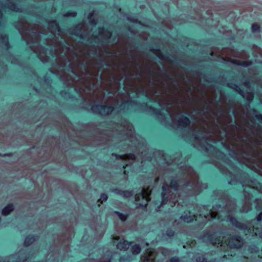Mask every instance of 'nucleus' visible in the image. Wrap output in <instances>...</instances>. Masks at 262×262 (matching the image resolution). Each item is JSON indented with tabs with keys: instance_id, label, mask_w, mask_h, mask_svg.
I'll list each match as a JSON object with an SVG mask.
<instances>
[{
	"instance_id": "57",
	"label": "nucleus",
	"mask_w": 262,
	"mask_h": 262,
	"mask_svg": "<svg viewBox=\"0 0 262 262\" xmlns=\"http://www.w3.org/2000/svg\"><path fill=\"white\" fill-rule=\"evenodd\" d=\"M221 145H222V147H223L224 149H227L228 148V147L227 145L226 144H225V143H224L222 142V143H221Z\"/></svg>"
},
{
	"instance_id": "24",
	"label": "nucleus",
	"mask_w": 262,
	"mask_h": 262,
	"mask_svg": "<svg viewBox=\"0 0 262 262\" xmlns=\"http://www.w3.org/2000/svg\"><path fill=\"white\" fill-rule=\"evenodd\" d=\"M35 239L34 236L29 235L25 239L24 245L28 246L35 241Z\"/></svg>"
},
{
	"instance_id": "52",
	"label": "nucleus",
	"mask_w": 262,
	"mask_h": 262,
	"mask_svg": "<svg viewBox=\"0 0 262 262\" xmlns=\"http://www.w3.org/2000/svg\"><path fill=\"white\" fill-rule=\"evenodd\" d=\"M72 73H73V74H74L75 76L76 77L78 78V79H80L81 78V76L80 75H79V74H77L74 71H72Z\"/></svg>"
},
{
	"instance_id": "23",
	"label": "nucleus",
	"mask_w": 262,
	"mask_h": 262,
	"mask_svg": "<svg viewBox=\"0 0 262 262\" xmlns=\"http://www.w3.org/2000/svg\"><path fill=\"white\" fill-rule=\"evenodd\" d=\"M135 192L134 190H122L121 196L125 199H127L133 196Z\"/></svg>"
},
{
	"instance_id": "43",
	"label": "nucleus",
	"mask_w": 262,
	"mask_h": 262,
	"mask_svg": "<svg viewBox=\"0 0 262 262\" xmlns=\"http://www.w3.org/2000/svg\"><path fill=\"white\" fill-rule=\"evenodd\" d=\"M163 71H164V72L163 73V75L166 77H167L168 78H170L172 76L171 75V74H170L169 73L167 72L164 68H163Z\"/></svg>"
},
{
	"instance_id": "11",
	"label": "nucleus",
	"mask_w": 262,
	"mask_h": 262,
	"mask_svg": "<svg viewBox=\"0 0 262 262\" xmlns=\"http://www.w3.org/2000/svg\"><path fill=\"white\" fill-rule=\"evenodd\" d=\"M207 185L206 184H203L199 181V176L198 173L196 174V184L194 186V188H196V190H187V191H193L194 193H198L201 192V191L203 189L206 188Z\"/></svg>"
},
{
	"instance_id": "50",
	"label": "nucleus",
	"mask_w": 262,
	"mask_h": 262,
	"mask_svg": "<svg viewBox=\"0 0 262 262\" xmlns=\"http://www.w3.org/2000/svg\"><path fill=\"white\" fill-rule=\"evenodd\" d=\"M239 64L244 66V67H247L248 66H249L250 64V63L249 62H243L241 63H239Z\"/></svg>"
},
{
	"instance_id": "62",
	"label": "nucleus",
	"mask_w": 262,
	"mask_h": 262,
	"mask_svg": "<svg viewBox=\"0 0 262 262\" xmlns=\"http://www.w3.org/2000/svg\"><path fill=\"white\" fill-rule=\"evenodd\" d=\"M173 83L174 85H179V82L177 80H174Z\"/></svg>"
},
{
	"instance_id": "41",
	"label": "nucleus",
	"mask_w": 262,
	"mask_h": 262,
	"mask_svg": "<svg viewBox=\"0 0 262 262\" xmlns=\"http://www.w3.org/2000/svg\"><path fill=\"white\" fill-rule=\"evenodd\" d=\"M215 82H216V80L214 78H210V81H208L207 80H205L204 81V83L205 84H210L211 83H215Z\"/></svg>"
},
{
	"instance_id": "35",
	"label": "nucleus",
	"mask_w": 262,
	"mask_h": 262,
	"mask_svg": "<svg viewBox=\"0 0 262 262\" xmlns=\"http://www.w3.org/2000/svg\"><path fill=\"white\" fill-rule=\"evenodd\" d=\"M110 191L112 192H113L117 195H119L120 196H121L122 195V190H120V189H119L118 188H113V189H111L110 190Z\"/></svg>"
},
{
	"instance_id": "64",
	"label": "nucleus",
	"mask_w": 262,
	"mask_h": 262,
	"mask_svg": "<svg viewBox=\"0 0 262 262\" xmlns=\"http://www.w3.org/2000/svg\"><path fill=\"white\" fill-rule=\"evenodd\" d=\"M91 53L93 56H95L96 54V52L95 51H92Z\"/></svg>"
},
{
	"instance_id": "15",
	"label": "nucleus",
	"mask_w": 262,
	"mask_h": 262,
	"mask_svg": "<svg viewBox=\"0 0 262 262\" xmlns=\"http://www.w3.org/2000/svg\"><path fill=\"white\" fill-rule=\"evenodd\" d=\"M149 108L153 113L154 114L158 116H160L161 117H163L165 116V114L162 112V111H165L166 112H168V109L167 108H165V107L161 108H156L150 106Z\"/></svg>"
},
{
	"instance_id": "4",
	"label": "nucleus",
	"mask_w": 262,
	"mask_h": 262,
	"mask_svg": "<svg viewBox=\"0 0 262 262\" xmlns=\"http://www.w3.org/2000/svg\"><path fill=\"white\" fill-rule=\"evenodd\" d=\"M29 258L24 251H20L8 257L0 258V262H25Z\"/></svg>"
},
{
	"instance_id": "34",
	"label": "nucleus",
	"mask_w": 262,
	"mask_h": 262,
	"mask_svg": "<svg viewBox=\"0 0 262 262\" xmlns=\"http://www.w3.org/2000/svg\"><path fill=\"white\" fill-rule=\"evenodd\" d=\"M141 94L142 95H144L145 96L146 98H148V100H149V102H150L152 104H155L156 103V101L155 100V99H152V98H149L148 97V96L146 95V92L144 90H142L141 92H140Z\"/></svg>"
},
{
	"instance_id": "9",
	"label": "nucleus",
	"mask_w": 262,
	"mask_h": 262,
	"mask_svg": "<svg viewBox=\"0 0 262 262\" xmlns=\"http://www.w3.org/2000/svg\"><path fill=\"white\" fill-rule=\"evenodd\" d=\"M203 241L206 243H211L216 245L220 244V239L216 238L215 233L211 234L210 232L206 233L202 237Z\"/></svg>"
},
{
	"instance_id": "58",
	"label": "nucleus",
	"mask_w": 262,
	"mask_h": 262,
	"mask_svg": "<svg viewBox=\"0 0 262 262\" xmlns=\"http://www.w3.org/2000/svg\"><path fill=\"white\" fill-rule=\"evenodd\" d=\"M114 164H134L132 162H116Z\"/></svg>"
},
{
	"instance_id": "61",
	"label": "nucleus",
	"mask_w": 262,
	"mask_h": 262,
	"mask_svg": "<svg viewBox=\"0 0 262 262\" xmlns=\"http://www.w3.org/2000/svg\"><path fill=\"white\" fill-rule=\"evenodd\" d=\"M244 84L245 85H249L250 84V82L249 80H246L245 81Z\"/></svg>"
},
{
	"instance_id": "30",
	"label": "nucleus",
	"mask_w": 262,
	"mask_h": 262,
	"mask_svg": "<svg viewBox=\"0 0 262 262\" xmlns=\"http://www.w3.org/2000/svg\"><path fill=\"white\" fill-rule=\"evenodd\" d=\"M108 199V196L106 194L103 193H101L100 195V199L98 200V203L102 204L103 202L106 201Z\"/></svg>"
},
{
	"instance_id": "54",
	"label": "nucleus",
	"mask_w": 262,
	"mask_h": 262,
	"mask_svg": "<svg viewBox=\"0 0 262 262\" xmlns=\"http://www.w3.org/2000/svg\"><path fill=\"white\" fill-rule=\"evenodd\" d=\"M222 193V192L221 191H220V190H215L213 192V194L214 195H217L218 194H221Z\"/></svg>"
},
{
	"instance_id": "56",
	"label": "nucleus",
	"mask_w": 262,
	"mask_h": 262,
	"mask_svg": "<svg viewBox=\"0 0 262 262\" xmlns=\"http://www.w3.org/2000/svg\"><path fill=\"white\" fill-rule=\"evenodd\" d=\"M189 71H190V72H192L193 74H196L197 75L199 74V73L197 72V71L195 70H194V69H190L189 70Z\"/></svg>"
},
{
	"instance_id": "22",
	"label": "nucleus",
	"mask_w": 262,
	"mask_h": 262,
	"mask_svg": "<svg viewBox=\"0 0 262 262\" xmlns=\"http://www.w3.org/2000/svg\"><path fill=\"white\" fill-rule=\"evenodd\" d=\"M180 219L187 223H191L193 221V217L192 216L190 215H188L187 214L181 215Z\"/></svg>"
},
{
	"instance_id": "8",
	"label": "nucleus",
	"mask_w": 262,
	"mask_h": 262,
	"mask_svg": "<svg viewBox=\"0 0 262 262\" xmlns=\"http://www.w3.org/2000/svg\"><path fill=\"white\" fill-rule=\"evenodd\" d=\"M186 115L189 116V114L187 113H184V115H181V117L179 118L178 120L179 123V128H185L189 126L191 123V120Z\"/></svg>"
},
{
	"instance_id": "21",
	"label": "nucleus",
	"mask_w": 262,
	"mask_h": 262,
	"mask_svg": "<svg viewBox=\"0 0 262 262\" xmlns=\"http://www.w3.org/2000/svg\"><path fill=\"white\" fill-rule=\"evenodd\" d=\"M247 167L250 168V169L255 171L259 174L262 175V165H255L258 168H260V169L257 170L256 167H255L254 165H245Z\"/></svg>"
},
{
	"instance_id": "3",
	"label": "nucleus",
	"mask_w": 262,
	"mask_h": 262,
	"mask_svg": "<svg viewBox=\"0 0 262 262\" xmlns=\"http://www.w3.org/2000/svg\"><path fill=\"white\" fill-rule=\"evenodd\" d=\"M202 149L216 156L219 159H223L226 156V154L220 148L217 147L206 141H204L203 145L201 146Z\"/></svg>"
},
{
	"instance_id": "2",
	"label": "nucleus",
	"mask_w": 262,
	"mask_h": 262,
	"mask_svg": "<svg viewBox=\"0 0 262 262\" xmlns=\"http://www.w3.org/2000/svg\"><path fill=\"white\" fill-rule=\"evenodd\" d=\"M226 204L223 205L215 204L206 215L209 219H217L221 221L226 220L236 228L241 231L248 230L249 223L239 222L232 215L235 212L236 203L234 200L225 199Z\"/></svg>"
},
{
	"instance_id": "60",
	"label": "nucleus",
	"mask_w": 262,
	"mask_h": 262,
	"mask_svg": "<svg viewBox=\"0 0 262 262\" xmlns=\"http://www.w3.org/2000/svg\"><path fill=\"white\" fill-rule=\"evenodd\" d=\"M249 98H248V100L251 101V98L253 96V94L250 93L249 94Z\"/></svg>"
},
{
	"instance_id": "32",
	"label": "nucleus",
	"mask_w": 262,
	"mask_h": 262,
	"mask_svg": "<svg viewBox=\"0 0 262 262\" xmlns=\"http://www.w3.org/2000/svg\"><path fill=\"white\" fill-rule=\"evenodd\" d=\"M77 13L75 11L73 10H70L68 11L66 14V16L68 17H75L76 16Z\"/></svg>"
},
{
	"instance_id": "29",
	"label": "nucleus",
	"mask_w": 262,
	"mask_h": 262,
	"mask_svg": "<svg viewBox=\"0 0 262 262\" xmlns=\"http://www.w3.org/2000/svg\"><path fill=\"white\" fill-rule=\"evenodd\" d=\"M48 25L50 27H51L52 28L57 29V31L58 32L60 31V30L59 27V25L56 23L55 21H49Z\"/></svg>"
},
{
	"instance_id": "28",
	"label": "nucleus",
	"mask_w": 262,
	"mask_h": 262,
	"mask_svg": "<svg viewBox=\"0 0 262 262\" xmlns=\"http://www.w3.org/2000/svg\"><path fill=\"white\" fill-rule=\"evenodd\" d=\"M1 38L3 40V45L6 46L7 48H10V43L8 41V36L6 35H3L1 36Z\"/></svg>"
},
{
	"instance_id": "46",
	"label": "nucleus",
	"mask_w": 262,
	"mask_h": 262,
	"mask_svg": "<svg viewBox=\"0 0 262 262\" xmlns=\"http://www.w3.org/2000/svg\"><path fill=\"white\" fill-rule=\"evenodd\" d=\"M254 116L257 120H258L259 121H262V115L261 114H256Z\"/></svg>"
},
{
	"instance_id": "53",
	"label": "nucleus",
	"mask_w": 262,
	"mask_h": 262,
	"mask_svg": "<svg viewBox=\"0 0 262 262\" xmlns=\"http://www.w3.org/2000/svg\"><path fill=\"white\" fill-rule=\"evenodd\" d=\"M162 254L164 256H166L167 255H168L169 251L167 250V249H164V250H162Z\"/></svg>"
},
{
	"instance_id": "39",
	"label": "nucleus",
	"mask_w": 262,
	"mask_h": 262,
	"mask_svg": "<svg viewBox=\"0 0 262 262\" xmlns=\"http://www.w3.org/2000/svg\"><path fill=\"white\" fill-rule=\"evenodd\" d=\"M232 85L231 86V87H236V88H238L239 90H237L238 93L243 96L244 97V95H243V94H244V92L243 91L239 88V87L235 83H231Z\"/></svg>"
},
{
	"instance_id": "31",
	"label": "nucleus",
	"mask_w": 262,
	"mask_h": 262,
	"mask_svg": "<svg viewBox=\"0 0 262 262\" xmlns=\"http://www.w3.org/2000/svg\"><path fill=\"white\" fill-rule=\"evenodd\" d=\"M135 103V102L134 101L132 100H127L124 102H123L121 105L120 106H123V108H125L126 106L127 107L132 105V104H134Z\"/></svg>"
},
{
	"instance_id": "7",
	"label": "nucleus",
	"mask_w": 262,
	"mask_h": 262,
	"mask_svg": "<svg viewBox=\"0 0 262 262\" xmlns=\"http://www.w3.org/2000/svg\"><path fill=\"white\" fill-rule=\"evenodd\" d=\"M82 27V23H79L73 28H70L67 30V33L71 34L79 40H84L83 36L82 34H80Z\"/></svg>"
},
{
	"instance_id": "14",
	"label": "nucleus",
	"mask_w": 262,
	"mask_h": 262,
	"mask_svg": "<svg viewBox=\"0 0 262 262\" xmlns=\"http://www.w3.org/2000/svg\"><path fill=\"white\" fill-rule=\"evenodd\" d=\"M99 30H102L103 31V40H102V42L103 43H108L111 42L108 40L109 39L111 38L112 33L108 30V29H105L103 27L99 28Z\"/></svg>"
},
{
	"instance_id": "27",
	"label": "nucleus",
	"mask_w": 262,
	"mask_h": 262,
	"mask_svg": "<svg viewBox=\"0 0 262 262\" xmlns=\"http://www.w3.org/2000/svg\"><path fill=\"white\" fill-rule=\"evenodd\" d=\"M114 213L118 215L119 218L123 222L127 220L128 217L127 214H125L122 213H121L118 211H115Z\"/></svg>"
},
{
	"instance_id": "17",
	"label": "nucleus",
	"mask_w": 262,
	"mask_h": 262,
	"mask_svg": "<svg viewBox=\"0 0 262 262\" xmlns=\"http://www.w3.org/2000/svg\"><path fill=\"white\" fill-rule=\"evenodd\" d=\"M170 56L173 59V60H170L169 58L167 57V56H164V55H163L162 54H160L159 56H158V57L159 59H165V60H168V61H169L174 64H178L180 62V60H178L177 57L174 55H170Z\"/></svg>"
},
{
	"instance_id": "19",
	"label": "nucleus",
	"mask_w": 262,
	"mask_h": 262,
	"mask_svg": "<svg viewBox=\"0 0 262 262\" xmlns=\"http://www.w3.org/2000/svg\"><path fill=\"white\" fill-rule=\"evenodd\" d=\"M130 250L133 255H137L140 253L141 248L139 244H136L131 247Z\"/></svg>"
},
{
	"instance_id": "47",
	"label": "nucleus",
	"mask_w": 262,
	"mask_h": 262,
	"mask_svg": "<svg viewBox=\"0 0 262 262\" xmlns=\"http://www.w3.org/2000/svg\"><path fill=\"white\" fill-rule=\"evenodd\" d=\"M144 261V262H154L153 259L148 256L145 257Z\"/></svg>"
},
{
	"instance_id": "25",
	"label": "nucleus",
	"mask_w": 262,
	"mask_h": 262,
	"mask_svg": "<svg viewBox=\"0 0 262 262\" xmlns=\"http://www.w3.org/2000/svg\"><path fill=\"white\" fill-rule=\"evenodd\" d=\"M251 30L253 33H260L261 32V28L259 24L254 23L251 26Z\"/></svg>"
},
{
	"instance_id": "45",
	"label": "nucleus",
	"mask_w": 262,
	"mask_h": 262,
	"mask_svg": "<svg viewBox=\"0 0 262 262\" xmlns=\"http://www.w3.org/2000/svg\"><path fill=\"white\" fill-rule=\"evenodd\" d=\"M197 262H207L206 259L203 257H199L196 259Z\"/></svg>"
},
{
	"instance_id": "44",
	"label": "nucleus",
	"mask_w": 262,
	"mask_h": 262,
	"mask_svg": "<svg viewBox=\"0 0 262 262\" xmlns=\"http://www.w3.org/2000/svg\"><path fill=\"white\" fill-rule=\"evenodd\" d=\"M93 16V12H92V13H89L88 17L89 19H92L91 23L92 24H96V21H95V19H92Z\"/></svg>"
},
{
	"instance_id": "42",
	"label": "nucleus",
	"mask_w": 262,
	"mask_h": 262,
	"mask_svg": "<svg viewBox=\"0 0 262 262\" xmlns=\"http://www.w3.org/2000/svg\"><path fill=\"white\" fill-rule=\"evenodd\" d=\"M10 7L9 8L11 10H15V9L17 8V6L15 3L10 2Z\"/></svg>"
},
{
	"instance_id": "33",
	"label": "nucleus",
	"mask_w": 262,
	"mask_h": 262,
	"mask_svg": "<svg viewBox=\"0 0 262 262\" xmlns=\"http://www.w3.org/2000/svg\"><path fill=\"white\" fill-rule=\"evenodd\" d=\"M248 251L251 253H256L258 251V248L255 245H251L248 248Z\"/></svg>"
},
{
	"instance_id": "49",
	"label": "nucleus",
	"mask_w": 262,
	"mask_h": 262,
	"mask_svg": "<svg viewBox=\"0 0 262 262\" xmlns=\"http://www.w3.org/2000/svg\"><path fill=\"white\" fill-rule=\"evenodd\" d=\"M60 93L62 97H64L66 95L69 94L67 91L65 90L61 91Z\"/></svg>"
},
{
	"instance_id": "48",
	"label": "nucleus",
	"mask_w": 262,
	"mask_h": 262,
	"mask_svg": "<svg viewBox=\"0 0 262 262\" xmlns=\"http://www.w3.org/2000/svg\"><path fill=\"white\" fill-rule=\"evenodd\" d=\"M63 67L66 68V69L68 71H70L72 69V67L71 64L64 65Z\"/></svg>"
},
{
	"instance_id": "63",
	"label": "nucleus",
	"mask_w": 262,
	"mask_h": 262,
	"mask_svg": "<svg viewBox=\"0 0 262 262\" xmlns=\"http://www.w3.org/2000/svg\"><path fill=\"white\" fill-rule=\"evenodd\" d=\"M129 21L132 23H137V20L136 19H130Z\"/></svg>"
},
{
	"instance_id": "18",
	"label": "nucleus",
	"mask_w": 262,
	"mask_h": 262,
	"mask_svg": "<svg viewBox=\"0 0 262 262\" xmlns=\"http://www.w3.org/2000/svg\"><path fill=\"white\" fill-rule=\"evenodd\" d=\"M14 210V207L12 204H8L3 209L2 214L4 215H8L10 213Z\"/></svg>"
},
{
	"instance_id": "37",
	"label": "nucleus",
	"mask_w": 262,
	"mask_h": 262,
	"mask_svg": "<svg viewBox=\"0 0 262 262\" xmlns=\"http://www.w3.org/2000/svg\"><path fill=\"white\" fill-rule=\"evenodd\" d=\"M98 64L100 65L101 67L107 68L110 67V65L108 64H106L104 60L100 58V62L98 63Z\"/></svg>"
},
{
	"instance_id": "20",
	"label": "nucleus",
	"mask_w": 262,
	"mask_h": 262,
	"mask_svg": "<svg viewBox=\"0 0 262 262\" xmlns=\"http://www.w3.org/2000/svg\"><path fill=\"white\" fill-rule=\"evenodd\" d=\"M112 254L110 251H107L106 254L102 257L99 262H112Z\"/></svg>"
},
{
	"instance_id": "38",
	"label": "nucleus",
	"mask_w": 262,
	"mask_h": 262,
	"mask_svg": "<svg viewBox=\"0 0 262 262\" xmlns=\"http://www.w3.org/2000/svg\"><path fill=\"white\" fill-rule=\"evenodd\" d=\"M119 260V262H128L129 260L128 257L127 256H120Z\"/></svg>"
},
{
	"instance_id": "51",
	"label": "nucleus",
	"mask_w": 262,
	"mask_h": 262,
	"mask_svg": "<svg viewBox=\"0 0 262 262\" xmlns=\"http://www.w3.org/2000/svg\"><path fill=\"white\" fill-rule=\"evenodd\" d=\"M239 138L243 142H246V141H250V139L249 138H244V137H239Z\"/></svg>"
},
{
	"instance_id": "12",
	"label": "nucleus",
	"mask_w": 262,
	"mask_h": 262,
	"mask_svg": "<svg viewBox=\"0 0 262 262\" xmlns=\"http://www.w3.org/2000/svg\"><path fill=\"white\" fill-rule=\"evenodd\" d=\"M132 242H129L124 239H121L117 245V248L120 250L126 251L130 246Z\"/></svg>"
},
{
	"instance_id": "26",
	"label": "nucleus",
	"mask_w": 262,
	"mask_h": 262,
	"mask_svg": "<svg viewBox=\"0 0 262 262\" xmlns=\"http://www.w3.org/2000/svg\"><path fill=\"white\" fill-rule=\"evenodd\" d=\"M179 185L180 184L178 183L175 179L171 180L170 185L171 189H173L174 190H177L178 189Z\"/></svg>"
},
{
	"instance_id": "55",
	"label": "nucleus",
	"mask_w": 262,
	"mask_h": 262,
	"mask_svg": "<svg viewBox=\"0 0 262 262\" xmlns=\"http://www.w3.org/2000/svg\"><path fill=\"white\" fill-rule=\"evenodd\" d=\"M136 40L139 41L138 39H137ZM139 42V41H138V42L137 41H133V43L135 45V47H136V48H141V47H140L138 46Z\"/></svg>"
},
{
	"instance_id": "13",
	"label": "nucleus",
	"mask_w": 262,
	"mask_h": 262,
	"mask_svg": "<svg viewBox=\"0 0 262 262\" xmlns=\"http://www.w3.org/2000/svg\"><path fill=\"white\" fill-rule=\"evenodd\" d=\"M141 198L145 200L146 202L148 201L149 194L143 188L141 189V191L138 194L135 195V199L137 201H139Z\"/></svg>"
},
{
	"instance_id": "1",
	"label": "nucleus",
	"mask_w": 262,
	"mask_h": 262,
	"mask_svg": "<svg viewBox=\"0 0 262 262\" xmlns=\"http://www.w3.org/2000/svg\"><path fill=\"white\" fill-rule=\"evenodd\" d=\"M221 173L229 179L228 184L236 185L240 184L244 188V194L245 200L241 209V212L247 213L252 209L253 206L257 210H262V201L255 199L252 203L253 194L255 192L262 193V185L256 179L250 178L247 172H244L235 165H215ZM255 221L260 222L262 221V212H261L255 219L251 221L252 223Z\"/></svg>"
},
{
	"instance_id": "36",
	"label": "nucleus",
	"mask_w": 262,
	"mask_h": 262,
	"mask_svg": "<svg viewBox=\"0 0 262 262\" xmlns=\"http://www.w3.org/2000/svg\"><path fill=\"white\" fill-rule=\"evenodd\" d=\"M174 232L171 229H167L166 231V235L168 237H172L174 235Z\"/></svg>"
},
{
	"instance_id": "6",
	"label": "nucleus",
	"mask_w": 262,
	"mask_h": 262,
	"mask_svg": "<svg viewBox=\"0 0 262 262\" xmlns=\"http://www.w3.org/2000/svg\"><path fill=\"white\" fill-rule=\"evenodd\" d=\"M228 246L231 249L241 248L243 245V240L239 235H232L229 237Z\"/></svg>"
},
{
	"instance_id": "59",
	"label": "nucleus",
	"mask_w": 262,
	"mask_h": 262,
	"mask_svg": "<svg viewBox=\"0 0 262 262\" xmlns=\"http://www.w3.org/2000/svg\"><path fill=\"white\" fill-rule=\"evenodd\" d=\"M231 125L232 126H235L236 125H237L235 119H234L231 122Z\"/></svg>"
},
{
	"instance_id": "40",
	"label": "nucleus",
	"mask_w": 262,
	"mask_h": 262,
	"mask_svg": "<svg viewBox=\"0 0 262 262\" xmlns=\"http://www.w3.org/2000/svg\"><path fill=\"white\" fill-rule=\"evenodd\" d=\"M166 262H180V260L179 257L177 256L172 257L169 260H167Z\"/></svg>"
},
{
	"instance_id": "10",
	"label": "nucleus",
	"mask_w": 262,
	"mask_h": 262,
	"mask_svg": "<svg viewBox=\"0 0 262 262\" xmlns=\"http://www.w3.org/2000/svg\"><path fill=\"white\" fill-rule=\"evenodd\" d=\"M162 192L161 193L162 196V202L161 203V205L157 207V210L160 208L161 206H163L167 203L169 200V196L168 195V193H169V189L168 185H164L162 187Z\"/></svg>"
},
{
	"instance_id": "16",
	"label": "nucleus",
	"mask_w": 262,
	"mask_h": 262,
	"mask_svg": "<svg viewBox=\"0 0 262 262\" xmlns=\"http://www.w3.org/2000/svg\"><path fill=\"white\" fill-rule=\"evenodd\" d=\"M193 139L194 141L195 142V140H198L200 141H203L204 139H206V135L205 133L201 129L197 130L195 134L193 135Z\"/></svg>"
},
{
	"instance_id": "5",
	"label": "nucleus",
	"mask_w": 262,
	"mask_h": 262,
	"mask_svg": "<svg viewBox=\"0 0 262 262\" xmlns=\"http://www.w3.org/2000/svg\"><path fill=\"white\" fill-rule=\"evenodd\" d=\"M114 110V106L109 105L94 104L91 107V110L93 112L99 114H110Z\"/></svg>"
}]
</instances>
